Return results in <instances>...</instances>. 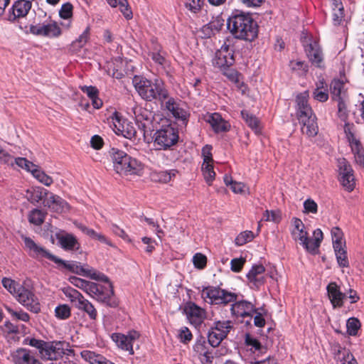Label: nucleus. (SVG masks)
Instances as JSON below:
<instances>
[{
  "instance_id": "nucleus-57",
  "label": "nucleus",
  "mask_w": 364,
  "mask_h": 364,
  "mask_svg": "<svg viewBox=\"0 0 364 364\" xmlns=\"http://www.w3.org/2000/svg\"><path fill=\"white\" fill-rule=\"evenodd\" d=\"M338 102V114L342 120H346L348 117L347 106L346 104V97L336 100Z\"/></svg>"
},
{
  "instance_id": "nucleus-49",
  "label": "nucleus",
  "mask_w": 364,
  "mask_h": 364,
  "mask_svg": "<svg viewBox=\"0 0 364 364\" xmlns=\"http://www.w3.org/2000/svg\"><path fill=\"white\" fill-rule=\"evenodd\" d=\"M64 294L70 299V301L75 306V304L78 302V301L82 296V294L80 293L75 289L68 287L63 289Z\"/></svg>"
},
{
  "instance_id": "nucleus-26",
  "label": "nucleus",
  "mask_w": 364,
  "mask_h": 364,
  "mask_svg": "<svg viewBox=\"0 0 364 364\" xmlns=\"http://www.w3.org/2000/svg\"><path fill=\"white\" fill-rule=\"evenodd\" d=\"M14 364H41L33 355L30 350L26 348H18L11 353Z\"/></svg>"
},
{
  "instance_id": "nucleus-33",
  "label": "nucleus",
  "mask_w": 364,
  "mask_h": 364,
  "mask_svg": "<svg viewBox=\"0 0 364 364\" xmlns=\"http://www.w3.org/2000/svg\"><path fill=\"white\" fill-rule=\"evenodd\" d=\"M75 307L85 311L92 320H95L97 316V311L94 306L82 296L81 299L75 304Z\"/></svg>"
},
{
  "instance_id": "nucleus-40",
  "label": "nucleus",
  "mask_w": 364,
  "mask_h": 364,
  "mask_svg": "<svg viewBox=\"0 0 364 364\" xmlns=\"http://www.w3.org/2000/svg\"><path fill=\"white\" fill-rule=\"evenodd\" d=\"M80 354L82 358L90 364H105L107 360L102 355L90 350H82Z\"/></svg>"
},
{
  "instance_id": "nucleus-30",
  "label": "nucleus",
  "mask_w": 364,
  "mask_h": 364,
  "mask_svg": "<svg viewBox=\"0 0 364 364\" xmlns=\"http://www.w3.org/2000/svg\"><path fill=\"white\" fill-rule=\"evenodd\" d=\"M314 239L307 236L304 248L309 252L316 253L318 250L321 241L323 240V232L320 229H316L313 233Z\"/></svg>"
},
{
  "instance_id": "nucleus-39",
  "label": "nucleus",
  "mask_w": 364,
  "mask_h": 364,
  "mask_svg": "<svg viewBox=\"0 0 364 364\" xmlns=\"http://www.w3.org/2000/svg\"><path fill=\"white\" fill-rule=\"evenodd\" d=\"M80 354L82 358L90 364H105L107 360L102 355L90 350H82Z\"/></svg>"
},
{
  "instance_id": "nucleus-44",
  "label": "nucleus",
  "mask_w": 364,
  "mask_h": 364,
  "mask_svg": "<svg viewBox=\"0 0 364 364\" xmlns=\"http://www.w3.org/2000/svg\"><path fill=\"white\" fill-rule=\"evenodd\" d=\"M260 343H239L237 348L240 354L245 357H254L255 350L256 345H259Z\"/></svg>"
},
{
  "instance_id": "nucleus-11",
  "label": "nucleus",
  "mask_w": 364,
  "mask_h": 364,
  "mask_svg": "<svg viewBox=\"0 0 364 364\" xmlns=\"http://www.w3.org/2000/svg\"><path fill=\"white\" fill-rule=\"evenodd\" d=\"M14 296L21 304L31 312L37 314L41 311V305L36 295L23 285L18 287V291Z\"/></svg>"
},
{
  "instance_id": "nucleus-31",
  "label": "nucleus",
  "mask_w": 364,
  "mask_h": 364,
  "mask_svg": "<svg viewBox=\"0 0 364 364\" xmlns=\"http://www.w3.org/2000/svg\"><path fill=\"white\" fill-rule=\"evenodd\" d=\"M331 348L333 351L334 359L340 364L353 356L349 349L341 346L339 343H334Z\"/></svg>"
},
{
  "instance_id": "nucleus-23",
  "label": "nucleus",
  "mask_w": 364,
  "mask_h": 364,
  "mask_svg": "<svg viewBox=\"0 0 364 364\" xmlns=\"http://www.w3.org/2000/svg\"><path fill=\"white\" fill-rule=\"evenodd\" d=\"M305 50L308 58L313 65L318 68L323 67V55L321 48L316 42L308 44Z\"/></svg>"
},
{
  "instance_id": "nucleus-42",
  "label": "nucleus",
  "mask_w": 364,
  "mask_h": 364,
  "mask_svg": "<svg viewBox=\"0 0 364 364\" xmlns=\"http://www.w3.org/2000/svg\"><path fill=\"white\" fill-rule=\"evenodd\" d=\"M111 338L112 341H133L140 339L141 336L138 331L132 330L126 335L119 333H112Z\"/></svg>"
},
{
  "instance_id": "nucleus-6",
  "label": "nucleus",
  "mask_w": 364,
  "mask_h": 364,
  "mask_svg": "<svg viewBox=\"0 0 364 364\" xmlns=\"http://www.w3.org/2000/svg\"><path fill=\"white\" fill-rule=\"evenodd\" d=\"M200 296L206 303L217 305H226L236 301L237 298L236 294L215 287H203Z\"/></svg>"
},
{
  "instance_id": "nucleus-46",
  "label": "nucleus",
  "mask_w": 364,
  "mask_h": 364,
  "mask_svg": "<svg viewBox=\"0 0 364 364\" xmlns=\"http://www.w3.org/2000/svg\"><path fill=\"white\" fill-rule=\"evenodd\" d=\"M32 175L34 178H36L39 182L44 184L46 186H50L53 181L50 176L47 175L44 171L38 168V166L35 170H33Z\"/></svg>"
},
{
  "instance_id": "nucleus-28",
  "label": "nucleus",
  "mask_w": 364,
  "mask_h": 364,
  "mask_svg": "<svg viewBox=\"0 0 364 364\" xmlns=\"http://www.w3.org/2000/svg\"><path fill=\"white\" fill-rule=\"evenodd\" d=\"M207 122L211 125L215 132H228L230 128L228 122L224 120L218 113H213L208 116Z\"/></svg>"
},
{
  "instance_id": "nucleus-16",
  "label": "nucleus",
  "mask_w": 364,
  "mask_h": 364,
  "mask_svg": "<svg viewBox=\"0 0 364 364\" xmlns=\"http://www.w3.org/2000/svg\"><path fill=\"white\" fill-rule=\"evenodd\" d=\"M139 111L140 113L136 116L139 128L143 132L144 136L151 134L157 128L153 120V114L147 109H140Z\"/></svg>"
},
{
  "instance_id": "nucleus-12",
  "label": "nucleus",
  "mask_w": 364,
  "mask_h": 364,
  "mask_svg": "<svg viewBox=\"0 0 364 364\" xmlns=\"http://www.w3.org/2000/svg\"><path fill=\"white\" fill-rule=\"evenodd\" d=\"M339 181L343 188L348 192H351L355 186L353 170L350 164L345 159L338 161Z\"/></svg>"
},
{
  "instance_id": "nucleus-36",
  "label": "nucleus",
  "mask_w": 364,
  "mask_h": 364,
  "mask_svg": "<svg viewBox=\"0 0 364 364\" xmlns=\"http://www.w3.org/2000/svg\"><path fill=\"white\" fill-rule=\"evenodd\" d=\"M344 85L339 80H333L330 86L331 94L333 100L346 97V92L343 91Z\"/></svg>"
},
{
  "instance_id": "nucleus-10",
  "label": "nucleus",
  "mask_w": 364,
  "mask_h": 364,
  "mask_svg": "<svg viewBox=\"0 0 364 364\" xmlns=\"http://www.w3.org/2000/svg\"><path fill=\"white\" fill-rule=\"evenodd\" d=\"M55 264H63L65 268L69 271L84 277H90L92 279L101 281L104 282H108L109 278L104 274L97 272L93 269H85L82 266L80 265L77 262H65L62 259L60 262H55Z\"/></svg>"
},
{
  "instance_id": "nucleus-7",
  "label": "nucleus",
  "mask_w": 364,
  "mask_h": 364,
  "mask_svg": "<svg viewBox=\"0 0 364 364\" xmlns=\"http://www.w3.org/2000/svg\"><path fill=\"white\" fill-rule=\"evenodd\" d=\"M154 144L157 149L166 150L178 141V130L171 124L162 125L154 134Z\"/></svg>"
},
{
  "instance_id": "nucleus-19",
  "label": "nucleus",
  "mask_w": 364,
  "mask_h": 364,
  "mask_svg": "<svg viewBox=\"0 0 364 364\" xmlns=\"http://www.w3.org/2000/svg\"><path fill=\"white\" fill-rule=\"evenodd\" d=\"M232 328L231 321H217L215 327L208 332V341H213V339L223 341Z\"/></svg>"
},
{
  "instance_id": "nucleus-18",
  "label": "nucleus",
  "mask_w": 364,
  "mask_h": 364,
  "mask_svg": "<svg viewBox=\"0 0 364 364\" xmlns=\"http://www.w3.org/2000/svg\"><path fill=\"white\" fill-rule=\"evenodd\" d=\"M30 32L36 36L57 37L60 34V28L56 23L36 24L30 26Z\"/></svg>"
},
{
  "instance_id": "nucleus-8",
  "label": "nucleus",
  "mask_w": 364,
  "mask_h": 364,
  "mask_svg": "<svg viewBox=\"0 0 364 364\" xmlns=\"http://www.w3.org/2000/svg\"><path fill=\"white\" fill-rule=\"evenodd\" d=\"M38 349L41 358L44 360H55L61 358L63 355H70L73 350L64 349L62 343H29Z\"/></svg>"
},
{
  "instance_id": "nucleus-62",
  "label": "nucleus",
  "mask_w": 364,
  "mask_h": 364,
  "mask_svg": "<svg viewBox=\"0 0 364 364\" xmlns=\"http://www.w3.org/2000/svg\"><path fill=\"white\" fill-rule=\"evenodd\" d=\"M314 97L319 102L327 101L328 99L327 88L321 89V87L318 86L314 92Z\"/></svg>"
},
{
  "instance_id": "nucleus-37",
  "label": "nucleus",
  "mask_w": 364,
  "mask_h": 364,
  "mask_svg": "<svg viewBox=\"0 0 364 364\" xmlns=\"http://www.w3.org/2000/svg\"><path fill=\"white\" fill-rule=\"evenodd\" d=\"M112 7H119L121 12L127 19L132 18V12L129 8L127 0H107Z\"/></svg>"
},
{
  "instance_id": "nucleus-3",
  "label": "nucleus",
  "mask_w": 364,
  "mask_h": 364,
  "mask_svg": "<svg viewBox=\"0 0 364 364\" xmlns=\"http://www.w3.org/2000/svg\"><path fill=\"white\" fill-rule=\"evenodd\" d=\"M307 92L301 93L296 97L297 117L301 124V132L308 137H314L318 132L317 118L308 104Z\"/></svg>"
},
{
  "instance_id": "nucleus-20",
  "label": "nucleus",
  "mask_w": 364,
  "mask_h": 364,
  "mask_svg": "<svg viewBox=\"0 0 364 364\" xmlns=\"http://www.w3.org/2000/svg\"><path fill=\"white\" fill-rule=\"evenodd\" d=\"M44 205L56 213H65L70 210L68 203L60 196L50 193L43 200Z\"/></svg>"
},
{
  "instance_id": "nucleus-5",
  "label": "nucleus",
  "mask_w": 364,
  "mask_h": 364,
  "mask_svg": "<svg viewBox=\"0 0 364 364\" xmlns=\"http://www.w3.org/2000/svg\"><path fill=\"white\" fill-rule=\"evenodd\" d=\"M115 171L121 175L137 174L141 170V164L124 151L115 148L109 151Z\"/></svg>"
},
{
  "instance_id": "nucleus-53",
  "label": "nucleus",
  "mask_w": 364,
  "mask_h": 364,
  "mask_svg": "<svg viewBox=\"0 0 364 364\" xmlns=\"http://www.w3.org/2000/svg\"><path fill=\"white\" fill-rule=\"evenodd\" d=\"M2 284L3 286L14 296L18 291V287L21 286V284L8 278H4L2 279Z\"/></svg>"
},
{
  "instance_id": "nucleus-32",
  "label": "nucleus",
  "mask_w": 364,
  "mask_h": 364,
  "mask_svg": "<svg viewBox=\"0 0 364 364\" xmlns=\"http://www.w3.org/2000/svg\"><path fill=\"white\" fill-rule=\"evenodd\" d=\"M90 36V27L87 26L82 33L73 41L70 46V50L73 53L78 52L88 42Z\"/></svg>"
},
{
  "instance_id": "nucleus-47",
  "label": "nucleus",
  "mask_w": 364,
  "mask_h": 364,
  "mask_svg": "<svg viewBox=\"0 0 364 364\" xmlns=\"http://www.w3.org/2000/svg\"><path fill=\"white\" fill-rule=\"evenodd\" d=\"M241 115L242 119L251 129H255V131L259 129V121L255 116L249 113L246 110H242L241 112Z\"/></svg>"
},
{
  "instance_id": "nucleus-21",
  "label": "nucleus",
  "mask_w": 364,
  "mask_h": 364,
  "mask_svg": "<svg viewBox=\"0 0 364 364\" xmlns=\"http://www.w3.org/2000/svg\"><path fill=\"white\" fill-rule=\"evenodd\" d=\"M326 289L333 307L334 309L342 307L346 295L341 291L339 286L336 282H331L328 284Z\"/></svg>"
},
{
  "instance_id": "nucleus-29",
  "label": "nucleus",
  "mask_w": 364,
  "mask_h": 364,
  "mask_svg": "<svg viewBox=\"0 0 364 364\" xmlns=\"http://www.w3.org/2000/svg\"><path fill=\"white\" fill-rule=\"evenodd\" d=\"M32 3L30 0H18L11 7L13 20L16 18L26 16L31 9Z\"/></svg>"
},
{
  "instance_id": "nucleus-17",
  "label": "nucleus",
  "mask_w": 364,
  "mask_h": 364,
  "mask_svg": "<svg viewBox=\"0 0 364 364\" xmlns=\"http://www.w3.org/2000/svg\"><path fill=\"white\" fill-rule=\"evenodd\" d=\"M164 104H165L166 109L168 110L175 118L186 121L188 117L189 114L184 109V105L181 100L168 96Z\"/></svg>"
},
{
  "instance_id": "nucleus-27",
  "label": "nucleus",
  "mask_w": 364,
  "mask_h": 364,
  "mask_svg": "<svg viewBox=\"0 0 364 364\" xmlns=\"http://www.w3.org/2000/svg\"><path fill=\"white\" fill-rule=\"evenodd\" d=\"M292 222L294 226L291 230L292 237L294 240L299 241L304 247L308 236L307 232L304 230V224L300 219L296 218H294Z\"/></svg>"
},
{
  "instance_id": "nucleus-60",
  "label": "nucleus",
  "mask_w": 364,
  "mask_h": 364,
  "mask_svg": "<svg viewBox=\"0 0 364 364\" xmlns=\"http://www.w3.org/2000/svg\"><path fill=\"white\" fill-rule=\"evenodd\" d=\"M265 221H272L274 223H279L281 220V215L279 212L275 210H266L264 214L262 219Z\"/></svg>"
},
{
  "instance_id": "nucleus-1",
  "label": "nucleus",
  "mask_w": 364,
  "mask_h": 364,
  "mask_svg": "<svg viewBox=\"0 0 364 364\" xmlns=\"http://www.w3.org/2000/svg\"><path fill=\"white\" fill-rule=\"evenodd\" d=\"M227 27L237 39L252 41L257 36V23L249 14L242 11H233L227 20Z\"/></svg>"
},
{
  "instance_id": "nucleus-22",
  "label": "nucleus",
  "mask_w": 364,
  "mask_h": 364,
  "mask_svg": "<svg viewBox=\"0 0 364 364\" xmlns=\"http://www.w3.org/2000/svg\"><path fill=\"white\" fill-rule=\"evenodd\" d=\"M230 308L232 316L236 318L250 316L255 311L254 305L247 301H234Z\"/></svg>"
},
{
  "instance_id": "nucleus-64",
  "label": "nucleus",
  "mask_w": 364,
  "mask_h": 364,
  "mask_svg": "<svg viewBox=\"0 0 364 364\" xmlns=\"http://www.w3.org/2000/svg\"><path fill=\"white\" fill-rule=\"evenodd\" d=\"M245 262L246 259L243 257L232 259L230 262L231 270L234 272H240L242 270Z\"/></svg>"
},
{
  "instance_id": "nucleus-52",
  "label": "nucleus",
  "mask_w": 364,
  "mask_h": 364,
  "mask_svg": "<svg viewBox=\"0 0 364 364\" xmlns=\"http://www.w3.org/2000/svg\"><path fill=\"white\" fill-rule=\"evenodd\" d=\"M344 132L346 135L348 142L350 144L351 149H353V146H358L361 145L360 141L355 138L354 134L351 132L349 124H345Z\"/></svg>"
},
{
  "instance_id": "nucleus-61",
  "label": "nucleus",
  "mask_w": 364,
  "mask_h": 364,
  "mask_svg": "<svg viewBox=\"0 0 364 364\" xmlns=\"http://www.w3.org/2000/svg\"><path fill=\"white\" fill-rule=\"evenodd\" d=\"M73 5L70 3H65L62 5L59 15L62 18L68 19L73 16Z\"/></svg>"
},
{
  "instance_id": "nucleus-45",
  "label": "nucleus",
  "mask_w": 364,
  "mask_h": 364,
  "mask_svg": "<svg viewBox=\"0 0 364 364\" xmlns=\"http://www.w3.org/2000/svg\"><path fill=\"white\" fill-rule=\"evenodd\" d=\"M46 213L39 209L32 210L28 215V220L36 225H41L43 223Z\"/></svg>"
},
{
  "instance_id": "nucleus-14",
  "label": "nucleus",
  "mask_w": 364,
  "mask_h": 364,
  "mask_svg": "<svg viewBox=\"0 0 364 364\" xmlns=\"http://www.w3.org/2000/svg\"><path fill=\"white\" fill-rule=\"evenodd\" d=\"M215 64L220 68L229 67L235 62L233 48L226 42L215 53Z\"/></svg>"
},
{
  "instance_id": "nucleus-38",
  "label": "nucleus",
  "mask_w": 364,
  "mask_h": 364,
  "mask_svg": "<svg viewBox=\"0 0 364 364\" xmlns=\"http://www.w3.org/2000/svg\"><path fill=\"white\" fill-rule=\"evenodd\" d=\"M48 191L46 189L41 188H33L32 190L27 191L28 200L32 203H38L47 197Z\"/></svg>"
},
{
  "instance_id": "nucleus-35",
  "label": "nucleus",
  "mask_w": 364,
  "mask_h": 364,
  "mask_svg": "<svg viewBox=\"0 0 364 364\" xmlns=\"http://www.w3.org/2000/svg\"><path fill=\"white\" fill-rule=\"evenodd\" d=\"M108 122L110 127L117 134H120L121 132L124 131L125 122L122 119L120 114L118 112H114L112 115L108 119Z\"/></svg>"
},
{
  "instance_id": "nucleus-24",
  "label": "nucleus",
  "mask_w": 364,
  "mask_h": 364,
  "mask_svg": "<svg viewBox=\"0 0 364 364\" xmlns=\"http://www.w3.org/2000/svg\"><path fill=\"white\" fill-rule=\"evenodd\" d=\"M56 238L61 247L65 250H78L80 247V244L73 234L66 232L57 233Z\"/></svg>"
},
{
  "instance_id": "nucleus-55",
  "label": "nucleus",
  "mask_w": 364,
  "mask_h": 364,
  "mask_svg": "<svg viewBox=\"0 0 364 364\" xmlns=\"http://www.w3.org/2000/svg\"><path fill=\"white\" fill-rule=\"evenodd\" d=\"M176 173L177 171L176 170H171L169 171H160L156 174L157 178H155V180H158L160 182L166 183L169 182L172 177L176 176Z\"/></svg>"
},
{
  "instance_id": "nucleus-13",
  "label": "nucleus",
  "mask_w": 364,
  "mask_h": 364,
  "mask_svg": "<svg viewBox=\"0 0 364 364\" xmlns=\"http://www.w3.org/2000/svg\"><path fill=\"white\" fill-rule=\"evenodd\" d=\"M220 343H196L193 346V349L202 356L200 360L203 364H206L208 363H212L214 356L217 354L215 349Z\"/></svg>"
},
{
  "instance_id": "nucleus-2",
  "label": "nucleus",
  "mask_w": 364,
  "mask_h": 364,
  "mask_svg": "<svg viewBox=\"0 0 364 364\" xmlns=\"http://www.w3.org/2000/svg\"><path fill=\"white\" fill-rule=\"evenodd\" d=\"M132 82L139 95L146 102L158 101L163 105L168 99V91L164 82L161 79L155 78L151 80L134 76Z\"/></svg>"
},
{
  "instance_id": "nucleus-50",
  "label": "nucleus",
  "mask_w": 364,
  "mask_h": 364,
  "mask_svg": "<svg viewBox=\"0 0 364 364\" xmlns=\"http://www.w3.org/2000/svg\"><path fill=\"white\" fill-rule=\"evenodd\" d=\"M346 327L348 333L351 336H355L357 334L360 327V323L356 318H350L347 321Z\"/></svg>"
},
{
  "instance_id": "nucleus-41",
  "label": "nucleus",
  "mask_w": 364,
  "mask_h": 364,
  "mask_svg": "<svg viewBox=\"0 0 364 364\" xmlns=\"http://www.w3.org/2000/svg\"><path fill=\"white\" fill-rule=\"evenodd\" d=\"M335 254L336 256V259L338 264L340 267H347L349 265V262L347 257V252L345 249V245H336L335 247H333Z\"/></svg>"
},
{
  "instance_id": "nucleus-51",
  "label": "nucleus",
  "mask_w": 364,
  "mask_h": 364,
  "mask_svg": "<svg viewBox=\"0 0 364 364\" xmlns=\"http://www.w3.org/2000/svg\"><path fill=\"white\" fill-rule=\"evenodd\" d=\"M354 154L355 162L362 168H364V151L362 145L353 146L351 149Z\"/></svg>"
},
{
  "instance_id": "nucleus-56",
  "label": "nucleus",
  "mask_w": 364,
  "mask_h": 364,
  "mask_svg": "<svg viewBox=\"0 0 364 364\" xmlns=\"http://www.w3.org/2000/svg\"><path fill=\"white\" fill-rule=\"evenodd\" d=\"M16 164L19 166L28 171L33 173V170H35L37 166L33 163L28 161L25 158H16L15 159Z\"/></svg>"
},
{
  "instance_id": "nucleus-4",
  "label": "nucleus",
  "mask_w": 364,
  "mask_h": 364,
  "mask_svg": "<svg viewBox=\"0 0 364 364\" xmlns=\"http://www.w3.org/2000/svg\"><path fill=\"white\" fill-rule=\"evenodd\" d=\"M69 281L71 284L77 288L86 291L89 293L94 294L97 299L102 302L106 303L111 307H116L117 302L112 299V297L114 294L113 286L109 281L107 283L108 287H105V291L103 289V287L97 284L94 282H90L77 277H70Z\"/></svg>"
},
{
  "instance_id": "nucleus-58",
  "label": "nucleus",
  "mask_w": 364,
  "mask_h": 364,
  "mask_svg": "<svg viewBox=\"0 0 364 364\" xmlns=\"http://www.w3.org/2000/svg\"><path fill=\"white\" fill-rule=\"evenodd\" d=\"M331 235H332V240H333V247L336 246V245H344L343 242V232L342 230L338 228L335 227L331 230Z\"/></svg>"
},
{
  "instance_id": "nucleus-48",
  "label": "nucleus",
  "mask_w": 364,
  "mask_h": 364,
  "mask_svg": "<svg viewBox=\"0 0 364 364\" xmlns=\"http://www.w3.org/2000/svg\"><path fill=\"white\" fill-rule=\"evenodd\" d=\"M255 237L252 231L246 230L240 232L235 238V244L237 246H242L247 242L252 241Z\"/></svg>"
},
{
  "instance_id": "nucleus-34",
  "label": "nucleus",
  "mask_w": 364,
  "mask_h": 364,
  "mask_svg": "<svg viewBox=\"0 0 364 364\" xmlns=\"http://www.w3.org/2000/svg\"><path fill=\"white\" fill-rule=\"evenodd\" d=\"M81 90L86 93L91 100L92 106L95 109H100L102 105V101L98 97V90L93 86H84Z\"/></svg>"
},
{
  "instance_id": "nucleus-9",
  "label": "nucleus",
  "mask_w": 364,
  "mask_h": 364,
  "mask_svg": "<svg viewBox=\"0 0 364 364\" xmlns=\"http://www.w3.org/2000/svg\"><path fill=\"white\" fill-rule=\"evenodd\" d=\"M21 238L24 242L25 249L31 257L37 260L47 259L53 262H62L61 259L51 254L47 249L37 244L31 237L22 235Z\"/></svg>"
},
{
  "instance_id": "nucleus-59",
  "label": "nucleus",
  "mask_w": 364,
  "mask_h": 364,
  "mask_svg": "<svg viewBox=\"0 0 364 364\" xmlns=\"http://www.w3.org/2000/svg\"><path fill=\"white\" fill-rule=\"evenodd\" d=\"M55 316L61 319L68 318L70 316V309L68 305H60L55 308Z\"/></svg>"
},
{
  "instance_id": "nucleus-43",
  "label": "nucleus",
  "mask_w": 364,
  "mask_h": 364,
  "mask_svg": "<svg viewBox=\"0 0 364 364\" xmlns=\"http://www.w3.org/2000/svg\"><path fill=\"white\" fill-rule=\"evenodd\" d=\"M201 169L205 181L208 185H211L215 177L213 162L203 163Z\"/></svg>"
},
{
  "instance_id": "nucleus-63",
  "label": "nucleus",
  "mask_w": 364,
  "mask_h": 364,
  "mask_svg": "<svg viewBox=\"0 0 364 364\" xmlns=\"http://www.w3.org/2000/svg\"><path fill=\"white\" fill-rule=\"evenodd\" d=\"M193 262L196 267L203 269L207 263L206 257L201 253H196L193 258Z\"/></svg>"
},
{
  "instance_id": "nucleus-15",
  "label": "nucleus",
  "mask_w": 364,
  "mask_h": 364,
  "mask_svg": "<svg viewBox=\"0 0 364 364\" xmlns=\"http://www.w3.org/2000/svg\"><path fill=\"white\" fill-rule=\"evenodd\" d=\"M185 311L190 323L195 327L200 326L206 318L205 309L193 302L187 304Z\"/></svg>"
},
{
  "instance_id": "nucleus-25",
  "label": "nucleus",
  "mask_w": 364,
  "mask_h": 364,
  "mask_svg": "<svg viewBox=\"0 0 364 364\" xmlns=\"http://www.w3.org/2000/svg\"><path fill=\"white\" fill-rule=\"evenodd\" d=\"M265 271V268L262 264L253 265L252 269L247 274L248 281L252 287L259 288L264 282L263 274Z\"/></svg>"
},
{
  "instance_id": "nucleus-54",
  "label": "nucleus",
  "mask_w": 364,
  "mask_h": 364,
  "mask_svg": "<svg viewBox=\"0 0 364 364\" xmlns=\"http://www.w3.org/2000/svg\"><path fill=\"white\" fill-rule=\"evenodd\" d=\"M5 308L6 311L10 314V315L17 320L28 321L30 318L29 315L26 312L23 311H14L13 309L8 306H6Z\"/></svg>"
}]
</instances>
